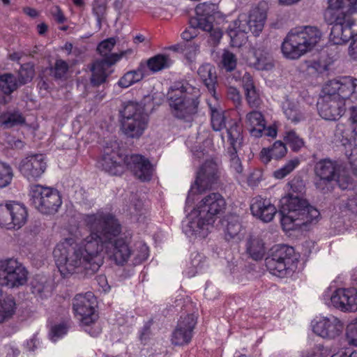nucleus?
<instances>
[{
    "label": "nucleus",
    "mask_w": 357,
    "mask_h": 357,
    "mask_svg": "<svg viewBox=\"0 0 357 357\" xmlns=\"http://www.w3.org/2000/svg\"><path fill=\"white\" fill-rule=\"evenodd\" d=\"M84 221L90 234L79 244L68 241L58 244L53 255L61 274L63 277L77 274L91 276L103 264V249L117 264L123 265L131 255L124 238L118 236L121 227L118 220L110 213L88 214Z\"/></svg>",
    "instance_id": "f257e3e1"
},
{
    "label": "nucleus",
    "mask_w": 357,
    "mask_h": 357,
    "mask_svg": "<svg viewBox=\"0 0 357 357\" xmlns=\"http://www.w3.org/2000/svg\"><path fill=\"white\" fill-rule=\"evenodd\" d=\"M225 207V199L220 193L205 195L183 222V232L190 238H206Z\"/></svg>",
    "instance_id": "f03ea898"
},
{
    "label": "nucleus",
    "mask_w": 357,
    "mask_h": 357,
    "mask_svg": "<svg viewBox=\"0 0 357 357\" xmlns=\"http://www.w3.org/2000/svg\"><path fill=\"white\" fill-rule=\"evenodd\" d=\"M281 224L284 230L290 231L317 222L319 211L298 195L288 193L280 201Z\"/></svg>",
    "instance_id": "7ed1b4c3"
},
{
    "label": "nucleus",
    "mask_w": 357,
    "mask_h": 357,
    "mask_svg": "<svg viewBox=\"0 0 357 357\" xmlns=\"http://www.w3.org/2000/svg\"><path fill=\"white\" fill-rule=\"evenodd\" d=\"M199 89L188 82L175 84L167 93L171 114L178 119L190 121L197 113Z\"/></svg>",
    "instance_id": "20e7f679"
},
{
    "label": "nucleus",
    "mask_w": 357,
    "mask_h": 357,
    "mask_svg": "<svg viewBox=\"0 0 357 357\" xmlns=\"http://www.w3.org/2000/svg\"><path fill=\"white\" fill-rule=\"evenodd\" d=\"M321 31L314 26H303L291 29L282 43L283 55L291 59H297L311 51L321 40Z\"/></svg>",
    "instance_id": "39448f33"
},
{
    "label": "nucleus",
    "mask_w": 357,
    "mask_h": 357,
    "mask_svg": "<svg viewBox=\"0 0 357 357\" xmlns=\"http://www.w3.org/2000/svg\"><path fill=\"white\" fill-rule=\"evenodd\" d=\"M266 19V8L265 3H261L252 8L248 14L242 13L234 22L233 26H229V35L231 38L236 37L238 33H252L259 36L262 31Z\"/></svg>",
    "instance_id": "423d86ee"
},
{
    "label": "nucleus",
    "mask_w": 357,
    "mask_h": 357,
    "mask_svg": "<svg viewBox=\"0 0 357 357\" xmlns=\"http://www.w3.org/2000/svg\"><path fill=\"white\" fill-rule=\"evenodd\" d=\"M31 204L43 214H54L62 204L59 192L52 188L33 185L29 190Z\"/></svg>",
    "instance_id": "0eeeda50"
},
{
    "label": "nucleus",
    "mask_w": 357,
    "mask_h": 357,
    "mask_svg": "<svg viewBox=\"0 0 357 357\" xmlns=\"http://www.w3.org/2000/svg\"><path fill=\"white\" fill-rule=\"evenodd\" d=\"M295 260H297V257L293 247L277 245L271 248L265 264L272 275L283 278Z\"/></svg>",
    "instance_id": "6e6552de"
},
{
    "label": "nucleus",
    "mask_w": 357,
    "mask_h": 357,
    "mask_svg": "<svg viewBox=\"0 0 357 357\" xmlns=\"http://www.w3.org/2000/svg\"><path fill=\"white\" fill-rule=\"evenodd\" d=\"M28 271L22 263L14 258L0 261V285L9 288L26 284Z\"/></svg>",
    "instance_id": "1a4fd4ad"
},
{
    "label": "nucleus",
    "mask_w": 357,
    "mask_h": 357,
    "mask_svg": "<svg viewBox=\"0 0 357 357\" xmlns=\"http://www.w3.org/2000/svg\"><path fill=\"white\" fill-rule=\"evenodd\" d=\"M340 169V165L336 161L324 159L317 162L314 167L316 188L323 194L331 192Z\"/></svg>",
    "instance_id": "9d476101"
},
{
    "label": "nucleus",
    "mask_w": 357,
    "mask_h": 357,
    "mask_svg": "<svg viewBox=\"0 0 357 357\" xmlns=\"http://www.w3.org/2000/svg\"><path fill=\"white\" fill-rule=\"evenodd\" d=\"M219 178L220 172L218 164L213 160L206 161L197 172L195 184L192 185L189 191L186 199L187 203L192 202V195L197 192L201 193L206 189L213 188L218 183Z\"/></svg>",
    "instance_id": "9b49d317"
},
{
    "label": "nucleus",
    "mask_w": 357,
    "mask_h": 357,
    "mask_svg": "<svg viewBox=\"0 0 357 357\" xmlns=\"http://www.w3.org/2000/svg\"><path fill=\"white\" fill-rule=\"evenodd\" d=\"M27 211L24 205L16 202L0 204V226L6 229H20L26 222Z\"/></svg>",
    "instance_id": "f8f14e48"
},
{
    "label": "nucleus",
    "mask_w": 357,
    "mask_h": 357,
    "mask_svg": "<svg viewBox=\"0 0 357 357\" xmlns=\"http://www.w3.org/2000/svg\"><path fill=\"white\" fill-rule=\"evenodd\" d=\"M324 96L317 103L319 115L328 121L339 119L345 112V102L335 93L329 92L326 84L323 89Z\"/></svg>",
    "instance_id": "ddd939ff"
},
{
    "label": "nucleus",
    "mask_w": 357,
    "mask_h": 357,
    "mask_svg": "<svg viewBox=\"0 0 357 357\" xmlns=\"http://www.w3.org/2000/svg\"><path fill=\"white\" fill-rule=\"evenodd\" d=\"M96 298L94 294L88 291L84 294H77L73 300V307L75 317L85 326H89L98 319L95 307Z\"/></svg>",
    "instance_id": "4468645a"
},
{
    "label": "nucleus",
    "mask_w": 357,
    "mask_h": 357,
    "mask_svg": "<svg viewBox=\"0 0 357 357\" xmlns=\"http://www.w3.org/2000/svg\"><path fill=\"white\" fill-rule=\"evenodd\" d=\"M123 164L125 157L120 153L118 144L111 142L104 147L102 154L98 160L97 167L111 175H119L123 171Z\"/></svg>",
    "instance_id": "2eb2a0df"
},
{
    "label": "nucleus",
    "mask_w": 357,
    "mask_h": 357,
    "mask_svg": "<svg viewBox=\"0 0 357 357\" xmlns=\"http://www.w3.org/2000/svg\"><path fill=\"white\" fill-rule=\"evenodd\" d=\"M326 89L329 92L335 93L343 101L350 99L357 100V79L344 76L328 81Z\"/></svg>",
    "instance_id": "dca6fc26"
},
{
    "label": "nucleus",
    "mask_w": 357,
    "mask_h": 357,
    "mask_svg": "<svg viewBox=\"0 0 357 357\" xmlns=\"http://www.w3.org/2000/svg\"><path fill=\"white\" fill-rule=\"evenodd\" d=\"M343 327L342 321L333 315L321 317L312 325L314 333L330 340L338 337L342 333Z\"/></svg>",
    "instance_id": "f3484780"
},
{
    "label": "nucleus",
    "mask_w": 357,
    "mask_h": 357,
    "mask_svg": "<svg viewBox=\"0 0 357 357\" xmlns=\"http://www.w3.org/2000/svg\"><path fill=\"white\" fill-rule=\"evenodd\" d=\"M47 164L42 154L30 155L21 160L19 171L27 179H36L45 172Z\"/></svg>",
    "instance_id": "a211bd4d"
},
{
    "label": "nucleus",
    "mask_w": 357,
    "mask_h": 357,
    "mask_svg": "<svg viewBox=\"0 0 357 357\" xmlns=\"http://www.w3.org/2000/svg\"><path fill=\"white\" fill-rule=\"evenodd\" d=\"M197 324L194 314H187L179 319L176 329L172 335V343L176 346L188 344L192 337V331Z\"/></svg>",
    "instance_id": "6ab92c4d"
},
{
    "label": "nucleus",
    "mask_w": 357,
    "mask_h": 357,
    "mask_svg": "<svg viewBox=\"0 0 357 357\" xmlns=\"http://www.w3.org/2000/svg\"><path fill=\"white\" fill-rule=\"evenodd\" d=\"M332 305L343 312L357 310V289L356 288L338 289L331 296Z\"/></svg>",
    "instance_id": "aec40b11"
},
{
    "label": "nucleus",
    "mask_w": 357,
    "mask_h": 357,
    "mask_svg": "<svg viewBox=\"0 0 357 357\" xmlns=\"http://www.w3.org/2000/svg\"><path fill=\"white\" fill-rule=\"evenodd\" d=\"M125 165L134 175L142 181L151 178L153 168L149 160L144 156L133 154L125 156Z\"/></svg>",
    "instance_id": "412c9836"
},
{
    "label": "nucleus",
    "mask_w": 357,
    "mask_h": 357,
    "mask_svg": "<svg viewBox=\"0 0 357 357\" xmlns=\"http://www.w3.org/2000/svg\"><path fill=\"white\" fill-rule=\"evenodd\" d=\"M353 20L349 16L344 15L343 18L337 17L331 28L330 40L335 45H342L348 42L353 36Z\"/></svg>",
    "instance_id": "4be33fe9"
},
{
    "label": "nucleus",
    "mask_w": 357,
    "mask_h": 357,
    "mask_svg": "<svg viewBox=\"0 0 357 357\" xmlns=\"http://www.w3.org/2000/svg\"><path fill=\"white\" fill-rule=\"evenodd\" d=\"M124 54L121 52L120 54L114 53L106 59H97L93 64L91 70L92 75L91 83L93 86H98L106 82L107 77V70L121 59Z\"/></svg>",
    "instance_id": "5701e85b"
},
{
    "label": "nucleus",
    "mask_w": 357,
    "mask_h": 357,
    "mask_svg": "<svg viewBox=\"0 0 357 357\" xmlns=\"http://www.w3.org/2000/svg\"><path fill=\"white\" fill-rule=\"evenodd\" d=\"M216 5L204 2L199 3L195 8L196 17L190 19L189 24L201 29H210L213 21Z\"/></svg>",
    "instance_id": "b1692460"
},
{
    "label": "nucleus",
    "mask_w": 357,
    "mask_h": 357,
    "mask_svg": "<svg viewBox=\"0 0 357 357\" xmlns=\"http://www.w3.org/2000/svg\"><path fill=\"white\" fill-rule=\"evenodd\" d=\"M252 214L265 222L271 221L276 213V208L271 202L261 197L252 199L250 205Z\"/></svg>",
    "instance_id": "393cba45"
},
{
    "label": "nucleus",
    "mask_w": 357,
    "mask_h": 357,
    "mask_svg": "<svg viewBox=\"0 0 357 357\" xmlns=\"http://www.w3.org/2000/svg\"><path fill=\"white\" fill-rule=\"evenodd\" d=\"M149 116L135 119H121V128L123 133L130 138H139L146 129Z\"/></svg>",
    "instance_id": "a878e982"
},
{
    "label": "nucleus",
    "mask_w": 357,
    "mask_h": 357,
    "mask_svg": "<svg viewBox=\"0 0 357 357\" xmlns=\"http://www.w3.org/2000/svg\"><path fill=\"white\" fill-rule=\"evenodd\" d=\"M197 74L207 88L208 92L215 98H217L215 96L217 76L215 68L210 63L203 64L198 68Z\"/></svg>",
    "instance_id": "bb28decb"
},
{
    "label": "nucleus",
    "mask_w": 357,
    "mask_h": 357,
    "mask_svg": "<svg viewBox=\"0 0 357 357\" xmlns=\"http://www.w3.org/2000/svg\"><path fill=\"white\" fill-rule=\"evenodd\" d=\"M287 149L281 141H276L271 148H264L260 152V158L264 164L268 163L271 159L278 160L283 158Z\"/></svg>",
    "instance_id": "cd10ccee"
},
{
    "label": "nucleus",
    "mask_w": 357,
    "mask_h": 357,
    "mask_svg": "<svg viewBox=\"0 0 357 357\" xmlns=\"http://www.w3.org/2000/svg\"><path fill=\"white\" fill-rule=\"evenodd\" d=\"M282 108L286 118L294 123H298L305 119V115L301 111L298 102L289 98L282 104Z\"/></svg>",
    "instance_id": "c85d7f7f"
},
{
    "label": "nucleus",
    "mask_w": 357,
    "mask_h": 357,
    "mask_svg": "<svg viewBox=\"0 0 357 357\" xmlns=\"http://www.w3.org/2000/svg\"><path fill=\"white\" fill-rule=\"evenodd\" d=\"M122 119H135L149 116L144 112L142 105L135 102L124 103L123 109L120 111Z\"/></svg>",
    "instance_id": "c756f323"
},
{
    "label": "nucleus",
    "mask_w": 357,
    "mask_h": 357,
    "mask_svg": "<svg viewBox=\"0 0 357 357\" xmlns=\"http://www.w3.org/2000/svg\"><path fill=\"white\" fill-rule=\"evenodd\" d=\"M227 224L225 228V238L227 241L231 239L240 240L243 236L242 225L236 216H229L227 220Z\"/></svg>",
    "instance_id": "7c9ffc66"
},
{
    "label": "nucleus",
    "mask_w": 357,
    "mask_h": 357,
    "mask_svg": "<svg viewBox=\"0 0 357 357\" xmlns=\"http://www.w3.org/2000/svg\"><path fill=\"white\" fill-rule=\"evenodd\" d=\"M246 250L250 257L254 260H259L263 258L265 253L264 243L258 237L251 236L247 243Z\"/></svg>",
    "instance_id": "2f4dec72"
},
{
    "label": "nucleus",
    "mask_w": 357,
    "mask_h": 357,
    "mask_svg": "<svg viewBox=\"0 0 357 357\" xmlns=\"http://www.w3.org/2000/svg\"><path fill=\"white\" fill-rule=\"evenodd\" d=\"M228 141L231 147L229 149L238 150L243 143L242 128L237 123H233L227 129Z\"/></svg>",
    "instance_id": "473e14b6"
},
{
    "label": "nucleus",
    "mask_w": 357,
    "mask_h": 357,
    "mask_svg": "<svg viewBox=\"0 0 357 357\" xmlns=\"http://www.w3.org/2000/svg\"><path fill=\"white\" fill-rule=\"evenodd\" d=\"M172 65L169 57L165 54H158L150 58L147 61L149 68L153 72H158L167 68Z\"/></svg>",
    "instance_id": "72a5a7b5"
},
{
    "label": "nucleus",
    "mask_w": 357,
    "mask_h": 357,
    "mask_svg": "<svg viewBox=\"0 0 357 357\" xmlns=\"http://www.w3.org/2000/svg\"><path fill=\"white\" fill-rule=\"evenodd\" d=\"M15 302L11 297L0 301V324L8 320L15 313Z\"/></svg>",
    "instance_id": "f704fd0d"
},
{
    "label": "nucleus",
    "mask_w": 357,
    "mask_h": 357,
    "mask_svg": "<svg viewBox=\"0 0 357 357\" xmlns=\"http://www.w3.org/2000/svg\"><path fill=\"white\" fill-rule=\"evenodd\" d=\"M68 69L69 66L66 61L56 59L54 64L50 68V75L56 80H63L66 78Z\"/></svg>",
    "instance_id": "c9c22d12"
},
{
    "label": "nucleus",
    "mask_w": 357,
    "mask_h": 357,
    "mask_svg": "<svg viewBox=\"0 0 357 357\" xmlns=\"http://www.w3.org/2000/svg\"><path fill=\"white\" fill-rule=\"evenodd\" d=\"M16 77L10 74L6 73L0 75V89L5 94H10L19 87Z\"/></svg>",
    "instance_id": "e433bc0d"
},
{
    "label": "nucleus",
    "mask_w": 357,
    "mask_h": 357,
    "mask_svg": "<svg viewBox=\"0 0 357 357\" xmlns=\"http://www.w3.org/2000/svg\"><path fill=\"white\" fill-rule=\"evenodd\" d=\"M144 77V74L141 69L131 70L127 72L119 81V85L123 88H127L135 83L142 80Z\"/></svg>",
    "instance_id": "4c0bfd02"
},
{
    "label": "nucleus",
    "mask_w": 357,
    "mask_h": 357,
    "mask_svg": "<svg viewBox=\"0 0 357 357\" xmlns=\"http://www.w3.org/2000/svg\"><path fill=\"white\" fill-rule=\"evenodd\" d=\"M0 121L8 128L24 123V118L20 112H7L1 115Z\"/></svg>",
    "instance_id": "58836bf2"
},
{
    "label": "nucleus",
    "mask_w": 357,
    "mask_h": 357,
    "mask_svg": "<svg viewBox=\"0 0 357 357\" xmlns=\"http://www.w3.org/2000/svg\"><path fill=\"white\" fill-rule=\"evenodd\" d=\"M211 121L213 129L220 131L225 127V116L221 109L211 107Z\"/></svg>",
    "instance_id": "ea45409f"
},
{
    "label": "nucleus",
    "mask_w": 357,
    "mask_h": 357,
    "mask_svg": "<svg viewBox=\"0 0 357 357\" xmlns=\"http://www.w3.org/2000/svg\"><path fill=\"white\" fill-rule=\"evenodd\" d=\"M34 76V68L30 63H25L21 66L18 72V79L17 82L19 86L30 82Z\"/></svg>",
    "instance_id": "a19ab883"
},
{
    "label": "nucleus",
    "mask_w": 357,
    "mask_h": 357,
    "mask_svg": "<svg viewBox=\"0 0 357 357\" xmlns=\"http://www.w3.org/2000/svg\"><path fill=\"white\" fill-rule=\"evenodd\" d=\"M220 63L224 69L228 72H231L237 65L236 56L229 50H224L221 55Z\"/></svg>",
    "instance_id": "79ce46f5"
},
{
    "label": "nucleus",
    "mask_w": 357,
    "mask_h": 357,
    "mask_svg": "<svg viewBox=\"0 0 357 357\" xmlns=\"http://www.w3.org/2000/svg\"><path fill=\"white\" fill-rule=\"evenodd\" d=\"M284 140L294 151H298L304 146L303 139L294 130L287 132Z\"/></svg>",
    "instance_id": "37998d69"
},
{
    "label": "nucleus",
    "mask_w": 357,
    "mask_h": 357,
    "mask_svg": "<svg viewBox=\"0 0 357 357\" xmlns=\"http://www.w3.org/2000/svg\"><path fill=\"white\" fill-rule=\"evenodd\" d=\"M255 61L250 63L259 70H268L273 68V65L271 61L266 56H262L259 51L254 52Z\"/></svg>",
    "instance_id": "c03bdc74"
},
{
    "label": "nucleus",
    "mask_w": 357,
    "mask_h": 357,
    "mask_svg": "<svg viewBox=\"0 0 357 357\" xmlns=\"http://www.w3.org/2000/svg\"><path fill=\"white\" fill-rule=\"evenodd\" d=\"M334 135L335 139L340 142L343 146H347L351 141V134L349 130L343 123H338L336 126Z\"/></svg>",
    "instance_id": "a18cd8bd"
},
{
    "label": "nucleus",
    "mask_w": 357,
    "mask_h": 357,
    "mask_svg": "<svg viewBox=\"0 0 357 357\" xmlns=\"http://www.w3.org/2000/svg\"><path fill=\"white\" fill-rule=\"evenodd\" d=\"M300 163L298 158L289 160L284 166L273 172V176L277 179H282L289 174Z\"/></svg>",
    "instance_id": "49530a36"
},
{
    "label": "nucleus",
    "mask_w": 357,
    "mask_h": 357,
    "mask_svg": "<svg viewBox=\"0 0 357 357\" xmlns=\"http://www.w3.org/2000/svg\"><path fill=\"white\" fill-rule=\"evenodd\" d=\"M13 177L11 167L4 162H0V188L10 185Z\"/></svg>",
    "instance_id": "de8ad7c7"
},
{
    "label": "nucleus",
    "mask_w": 357,
    "mask_h": 357,
    "mask_svg": "<svg viewBox=\"0 0 357 357\" xmlns=\"http://www.w3.org/2000/svg\"><path fill=\"white\" fill-rule=\"evenodd\" d=\"M246 125L250 128L266 124L262 114L257 111H252L246 115Z\"/></svg>",
    "instance_id": "09e8293b"
},
{
    "label": "nucleus",
    "mask_w": 357,
    "mask_h": 357,
    "mask_svg": "<svg viewBox=\"0 0 357 357\" xmlns=\"http://www.w3.org/2000/svg\"><path fill=\"white\" fill-rule=\"evenodd\" d=\"M115 43V39L113 38H110L101 42L98 45L97 50L99 52V53L102 56V59H106L113 54H110V52L113 49Z\"/></svg>",
    "instance_id": "8fccbe9b"
},
{
    "label": "nucleus",
    "mask_w": 357,
    "mask_h": 357,
    "mask_svg": "<svg viewBox=\"0 0 357 357\" xmlns=\"http://www.w3.org/2000/svg\"><path fill=\"white\" fill-rule=\"evenodd\" d=\"M345 335L349 344L357 347V319L347 326Z\"/></svg>",
    "instance_id": "3c124183"
},
{
    "label": "nucleus",
    "mask_w": 357,
    "mask_h": 357,
    "mask_svg": "<svg viewBox=\"0 0 357 357\" xmlns=\"http://www.w3.org/2000/svg\"><path fill=\"white\" fill-rule=\"evenodd\" d=\"M238 150L229 149L228 153L229 156L230 167L236 173L241 174L243 172V165L241 160L237 155Z\"/></svg>",
    "instance_id": "603ef678"
},
{
    "label": "nucleus",
    "mask_w": 357,
    "mask_h": 357,
    "mask_svg": "<svg viewBox=\"0 0 357 357\" xmlns=\"http://www.w3.org/2000/svg\"><path fill=\"white\" fill-rule=\"evenodd\" d=\"M245 91L246 100L250 107H258L260 104L259 94L256 89L253 87L247 89Z\"/></svg>",
    "instance_id": "864d4df0"
},
{
    "label": "nucleus",
    "mask_w": 357,
    "mask_h": 357,
    "mask_svg": "<svg viewBox=\"0 0 357 357\" xmlns=\"http://www.w3.org/2000/svg\"><path fill=\"white\" fill-rule=\"evenodd\" d=\"M68 327L66 324H59L52 327L51 340L56 342L58 339L63 337L68 332Z\"/></svg>",
    "instance_id": "5fc2aeb1"
},
{
    "label": "nucleus",
    "mask_w": 357,
    "mask_h": 357,
    "mask_svg": "<svg viewBox=\"0 0 357 357\" xmlns=\"http://www.w3.org/2000/svg\"><path fill=\"white\" fill-rule=\"evenodd\" d=\"M356 3L357 0H329L328 7L331 9H340L342 8L348 7V10H350Z\"/></svg>",
    "instance_id": "6e6d98bb"
},
{
    "label": "nucleus",
    "mask_w": 357,
    "mask_h": 357,
    "mask_svg": "<svg viewBox=\"0 0 357 357\" xmlns=\"http://www.w3.org/2000/svg\"><path fill=\"white\" fill-rule=\"evenodd\" d=\"M335 183L342 190H351L354 187L352 178L347 175H340L338 174L335 181Z\"/></svg>",
    "instance_id": "4d7b16f0"
},
{
    "label": "nucleus",
    "mask_w": 357,
    "mask_h": 357,
    "mask_svg": "<svg viewBox=\"0 0 357 357\" xmlns=\"http://www.w3.org/2000/svg\"><path fill=\"white\" fill-rule=\"evenodd\" d=\"M153 324V321L149 320L146 322L142 329L139 331V338L141 342L146 344L151 335V327Z\"/></svg>",
    "instance_id": "13d9d810"
},
{
    "label": "nucleus",
    "mask_w": 357,
    "mask_h": 357,
    "mask_svg": "<svg viewBox=\"0 0 357 357\" xmlns=\"http://www.w3.org/2000/svg\"><path fill=\"white\" fill-rule=\"evenodd\" d=\"M347 146H349V149H347L346 155L353 170L357 174V147L352 148L350 143Z\"/></svg>",
    "instance_id": "bf43d9fd"
},
{
    "label": "nucleus",
    "mask_w": 357,
    "mask_h": 357,
    "mask_svg": "<svg viewBox=\"0 0 357 357\" xmlns=\"http://www.w3.org/2000/svg\"><path fill=\"white\" fill-rule=\"evenodd\" d=\"M227 96L228 99L231 100L236 107L241 105L242 98L239 91L236 88L233 86L228 87Z\"/></svg>",
    "instance_id": "052dcab7"
},
{
    "label": "nucleus",
    "mask_w": 357,
    "mask_h": 357,
    "mask_svg": "<svg viewBox=\"0 0 357 357\" xmlns=\"http://www.w3.org/2000/svg\"><path fill=\"white\" fill-rule=\"evenodd\" d=\"M349 121L351 132L355 136H357V106H352L349 109Z\"/></svg>",
    "instance_id": "680f3d73"
},
{
    "label": "nucleus",
    "mask_w": 357,
    "mask_h": 357,
    "mask_svg": "<svg viewBox=\"0 0 357 357\" xmlns=\"http://www.w3.org/2000/svg\"><path fill=\"white\" fill-rule=\"evenodd\" d=\"M291 190H292L291 194L296 193L300 196L303 193L304 190L303 181L299 178H294L289 183Z\"/></svg>",
    "instance_id": "e2e57ef3"
},
{
    "label": "nucleus",
    "mask_w": 357,
    "mask_h": 357,
    "mask_svg": "<svg viewBox=\"0 0 357 357\" xmlns=\"http://www.w3.org/2000/svg\"><path fill=\"white\" fill-rule=\"evenodd\" d=\"M210 33V36L213 40V44H217L222 36V32L219 27H214L211 22V28L210 29H202Z\"/></svg>",
    "instance_id": "0e129e2a"
},
{
    "label": "nucleus",
    "mask_w": 357,
    "mask_h": 357,
    "mask_svg": "<svg viewBox=\"0 0 357 357\" xmlns=\"http://www.w3.org/2000/svg\"><path fill=\"white\" fill-rule=\"evenodd\" d=\"M184 51L186 58L192 61L199 51V46L195 43L188 44L185 46Z\"/></svg>",
    "instance_id": "69168bd1"
},
{
    "label": "nucleus",
    "mask_w": 357,
    "mask_h": 357,
    "mask_svg": "<svg viewBox=\"0 0 357 357\" xmlns=\"http://www.w3.org/2000/svg\"><path fill=\"white\" fill-rule=\"evenodd\" d=\"M139 253L135 257L136 263H141L145 261L149 257V248L145 245L140 243L138 246Z\"/></svg>",
    "instance_id": "338daca9"
},
{
    "label": "nucleus",
    "mask_w": 357,
    "mask_h": 357,
    "mask_svg": "<svg viewBox=\"0 0 357 357\" xmlns=\"http://www.w3.org/2000/svg\"><path fill=\"white\" fill-rule=\"evenodd\" d=\"M349 55L355 61H357V33L352 36V41L349 47Z\"/></svg>",
    "instance_id": "774afa93"
}]
</instances>
